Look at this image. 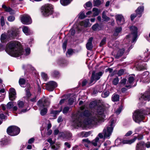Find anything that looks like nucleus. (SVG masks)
<instances>
[{
	"mask_svg": "<svg viewBox=\"0 0 150 150\" xmlns=\"http://www.w3.org/2000/svg\"><path fill=\"white\" fill-rule=\"evenodd\" d=\"M96 90L93 91V93L96 94L97 92H101L103 89V84L98 85L96 86L95 88Z\"/></svg>",
	"mask_w": 150,
	"mask_h": 150,
	"instance_id": "obj_24",
	"label": "nucleus"
},
{
	"mask_svg": "<svg viewBox=\"0 0 150 150\" xmlns=\"http://www.w3.org/2000/svg\"><path fill=\"white\" fill-rule=\"evenodd\" d=\"M41 12L43 15L45 17L51 15L53 12V6L50 4L45 5L42 7Z\"/></svg>",
	"mask_w": 150,
	"mask_h": 150,
	"instance_id": "obj_7",
	"label": "nucleus"
},
{
	"mask_svg": "<svg viewBox=\"0 0 150 150\" xmlns=\"http://www.w3.org/2000/svg\"><path fill=\"white\" fill-rule=\"evenodd\" d=\"M21 22L23 24L29 25L32 22L30 17L28 15L25 14L22 15L21 17Z\"/></svg>",
	"mask_w": 150,
	"mask_h": 150,
	"instance_id": "obj_13",
	"label": "nucleus"
},
{
	"mask_svg": "<svg viewBox=\"0 0 150 150\" xmlns=\"http://www.w3.org/2000/svg\"><path fill=\"white\" fill-rule=\"evenodd\" d=\"M46 88L49 91H52L57 86V83L55 81H51L49 82L46 84Z\"/></svg>",
	"mask_w": 150,
	"mask_h": 150,
	"instance_id": "obj_14",
	"label": "nucleus"
},
{
	"mask_svg": "<svg viewBox=\"0 0 150 150\" xmlns=\"http://www.w3.org/2000/svg\"><path fill=\"white\" fill-rule=\"evenodd\" d=\"M115 17L117 23L118 25H122L124 23V18L122 15H117L115 16Z\"/></svg>",
	"mask_w": 150,
	"mask_h": 150,
	"instance_id": "obj_16",
	"label": "nucleus"
},
{
	"mask_svg": "<svg viewBox=\"0 0 150 150\" xmlns=\"http://www.w3.org/2000/svg\"><path fill=\"white\" fill-rule=\"evenodd\" d=\"M92 3L88 1L86 2L85 4V6L84 5V7L86 8V7H90L92 6Z\"/></svg>",
	"mask_w": 150,
	"mask_h": 150,
	"instance_id": "obj_56",
	"label": "nucleus"
},
{
	"mask_svg": "<svg viewBox=\"0 0 150 150\" xmlns=\"http://www.w3.org/2000/svg\"><path fill=\"white\" fill-rule=\"evenodd\" d=\"M61 111V110L60 111L56 110H52L50 112V113L51 114H52L54 115H58L59 114L60 112Z\"/></svg>",
	"mask_w": 150,
	"mask_h": 150,
	"instance_id": "obj_52",
	"label": "nucleus"
},
{
	"mask_svg": "<svg viewBox=\"0 0 150 150\" xmlns=\"http://www.w3.org/2000/svg\"><path fill=\"white\" fill-rule=\"evenodd\" d=\"M8 35L11 39L15 38L18 35L19 31L18 29L13 28L7 31Z\"/></svg>",
	"mask_w": 150,
	"mask_h": 150,
	"instance_id": "obj_12",
	"label": "nucleus"
},
{
	"mask_svg": "<svg viewBox=\"0 0 150 150\" xmlns=\"http://www.w3.org/2000/svg\"><path fill=\"white\" fill-rule=\"evenodd\" d=\"M82 143L86 147L88 148H89L91 144L94 146H98V148L100 147L101 145L99 141V138L98 137H96L92 142L89 140L88 139H83L82 140Z\"/></svg>",
	"mask_w": 150,
	"mask_h": 150,
	"instance_id": "obj_6",
	"label": "nucleus"
},
{
	"mask_svg": "<svg viewBox=\"0 0 150 150\" xmlns=\"http://www.w3.org/2000/svg\"><path fill=\"white\" fill-rule=\"evenodd\" d=\"M16 93L15 89L11 88L9 91V98L10 100H13L16 98Z\"/></svg>",
	"mask_w": 150,
	"mask_h": 150,
	"instance_id": "obj_17",
	"label": "nucleus"
},
{
	"mask_svg": "<svg viewBox=\"0 0 150 150\" xmlns=\"http://www.w3.org/2000/svg\"><path fill=\"white\" fill-rule=\"evenodd\" d=\"M103 2V0H93V6H97L100 5Z\"/></svg>",
	"mask_w": 150,
	"mask_h": 150,
	"instance_id": "obj_36",
	"label": "nucleus"
},
{
	"mask_svg": "<svg viewBox=\"0 0 150 150\" xmlns=\"http://www.w3.org/2000/svg\"><path fill=\"white\" fill-rule=\"evenodd\" d=\"M101 27L98 24L96 23L93 25L92 27V30L94 31H97L100 30L101 29Z\"/></svg>",
	"mask_w": 150,
	"mask_h": 150,
	"instance_id": "obj_32",
	"label": "nucleus"
},
{
	"mask_svg": "<svg viewBox=\"0 0 150 150\" xmlns=\"http://www.w3.org/2000/svg\"><path fill=\"white\" fill-rule=\"evenodd\" d=\"M23 31V33L26 35H29L30 33V29L27 26H23L22 29Z\"/></svg>",
	"mask_w": 150,
	"mask_h": 150,
	"instance_id": "obj_29",
	"label": "nucleus"
},
{
	"mask_svg": "<svg viewBox=\"0 0 150 150\" xmlns=\"http://www.w3.org/2000/svg\"><path fill=\"white\" fill-rule=\"evenodd\" d=\"M120 96L119 95L114 94L112 97V100L113 102H117L119 100Z\"/></svg>",
	"mask_w": 150,
	"mask_h": 150,
	"instance_id": "obj_34",
	"label": "nucleus"
},
{
	"mask_svg": "<svg viewBox=\"0 0 150 150\" xmlns=\"http://www.w3.org/2000/svg\"><path fill=\"white\" fill-rule=\"evenodd\" d=\"M91 134V132H82L78 134L79 137H86L90 135Z\"/></svg>",
	"mask_w": 150,
	"mask_h": 150,
	"instance_id": "obj_25",
	"label": "nucleus"
},
{
	"mask_svg": "<svg viewBox=\"0 0 150 150\" xmlns=\"http://www.w3.org/2000/svg\"><path fill=\"white\" fill-rule=\"evenodd\" d=\"M57 63L58 65L62 67H64L68 64V62L67 60L63 59H59Z\"/></svg>",
	"mask_w": 150,
	"mask_h": 150,
	"instance_id": "obj_22",
	"label": "nucleus"
},
{
	"mask_svg": "<svg viewBox=\"0 0 150 150\" xmlns=\"http://www.w3.org/2000/svg\"><path fill=\"white\" fill-rule=\"evenodd\" d=\"M106 41V38H104L101 40L100 44V46H102L105 43Z\"/></svg>",
	"mask_w": 150,
	"mask_h": 150,
	"instance_id": "obj_60",
	"label": "nucleus"
},
{
	"mask_svg": "<svg viewBox=\"0 0 150 150\" xmlns=\"http://www.w3.org/2000/svg\"><path fill=\"white\" fill-rule=\"evenodd\" d=\"M109 95V91H104L102 93L101 96L102 97L105 98L107 97Z\"/></svg>",
	"mask_w": 150,
	"mask_h": 150,
	"instance_id": "obj_44",
	"label": "nucleus"
},
{
	"mask_svg": "<svg viewBox=\"0 0 150 150\" xmlns=\"http://www.w3.org/2000/svg\"><path fill=\"white\" fill-rule=\"evenodd\" d=\"M6 51L9 55L13 57H18L23 54L27 56L30 52L29 48H27L25 51H23L21 43L16 41L9 42L6 46Z\"/></svg>",
	"mask_w": 150,
	"mask_h": 150,
	"instance_id": "obj_2",
	"label": "nucleus"
},
{
	"mask_svg": "<svg viewBox=\"0 0 150 150\" xmlns=\"http://www.w3.org/2000/svg\"><path fill=\"white\" fill-rule=\"evenodd\" d=\"M0 20L1 25V26H3L5 24L4 17L3 16H2Z\"/></svg>",
	"mask_w": 150,
	"mask_h": 150,
	"instance_id": "obj_59",
	"label": "nucleus"
},
{
	"mask_svg": "<svg viewBox=\"0 0 150 150\" xmlns=\"http://www.w3.org/2000/svg\"><path fill=\"white\" fill-rule=\"evenodd\" d=\"M93 39V38L92 37H91L89 38L88 42L86 44V48L88 50H91L93 48V46L92 42Z\"/></svg>",
	"mask_w": 150,
	"mask_h": 150,
	"instance_id": "obj_21",
	"label": "nucleus"
},
{
	"mask_svg": "<svg viewBox=\"0 0 150 150\" xmlns=\"http://www.w3.org/2000/svg\"><path fill=\"white\" fill-rule=\"evenodd\" d=\"M137 137H135L132 139H125L122 140V143L123 144H131L134 143L136 140Z\"/></svg>",
	"mask_w": 150,
	"mask_h": 150,
	"instance_id": "obj_20",
	"label": "nucleus"
},
{
	"mask_svg": "<svg viewBox=\"0 0 150 150\" xmlns=\"http://www.w3.org/2000/svg\"><path fill=\"white\" fill-rule=\"evenodd\" d=\"M61 144L59 143H57L54 145H53L52 146V148L54 150H57L60 147Z\"/></svg>",
	"mask_w": 150,
	"mask_h": 150,
	"instance_id": "obj_43",
	"label": "nucleus"
},
{
	"mask_svg": "<svg viewBox=\"0 0 150 150\" xmlns=\"http://www.w3.org/2000/svg\"><path fill=\"white\" fill-rule=\"evenodd\" d=\"M97 103L95 101H93L91 102L90 105L89 106L90 107L93 108L95 107L97 105Z\"/></svg>",
	"mask_w": 150,
	"mask_h": 150,
	"instance_id": "obj_55",
	"label": "nucleus"
},
{
	"mask_svg": "<svg viewBox=\"0 0 150 150\" xmlns=\"http://www.w3.org/2000/svg\"><path fill=\"white\" fill-rule=\"evenodd\" d=\"M72 0H60V2L61 4L64 6H65L69 4Z\"/></svg>",
	"mask_w": 150,
	"mask_h": 150,
	"instance_id": "obj_33",
	"label": "nucleus"
},
{
	"mask_svg": "<svg viewBox=\"0 0 150 150\" xmlns=\"http://www.w3.org/2000/svg\"><path fill=\"white\" fill-rule=\"evenodd\" d=\"M85 17V13L83 12H81L79 15V18L81 19H83Z\"/></svg>",
	"mask_w": 150,
	"mask_h": 150,
	"instance_id": "obj_58",
	"label": "nucleus"
},
{
	"mask_svg": "<svg viewBox=\"0 0 150 150\" xmlns=\"http://www.w3.org/2000/svg\"><path fill=\"white\" fill-rule=\"evenodd\" d=\"M25 80L23 79H20L19 81V83L20 86L23 87L25 86Z\"/></svg>",
	"mask_w": 150,
	"mask_h": 150,
	"instance_id": "obj_37",
	"label": "nucleus"
},
{
	"mask_svg": "<svg viewBox=\"0 0 150 150\" xmlns=\"http://www.w3.org/2000/svg\"><path fill=\"white\" fill-rule=\"evenodd\" d=\"M119 42L116 41L115 42V43L112 45L113 47H116V48L119 47Z\"/></svg>",
	"mask_w": 150,
	"mask_h": 150,
	"instance_id": "obj_61",
	"label": "nucleus"
},
{
	"mask_svg": "<svg viewBox=\"0 0 150 150\" xmlns=\"http://www.w3.org/2000/svg\"><path fill=\"white\" fill-rule=\"evenodd\" d=\"M13 105L12 102H9L6 105V108L8 109H10L13 107Z\"/></svg>",
	"mask_w": 150,
	"mask_h": 150,
	"instance_id": "obj_49",
	"label": "nucleus"
},
{
	"mask_svg": "<svg viewBox=\"0 0 150 150\" xmlns=\"http://www.w3.org/2000/svg\"><path fill=\"white\" fill-rule=\"evenodd\" d=\"M41 76L45 81H47L48 79V76L47 74L44 73H42Z\"/></svg>",
	"mask_w": 150,
	"mask_h": 150,
	"instance_id": "obj_50",
	"label": "nucleus"
},
{
	"mask_svg": "<svg viewBox=\"0 0 150 150\" xmlns=\"http://www.w3.org/2000/svg\"><path fill=\"white\" fill-rule=\"evenodd\" d=\"M102 18L104 21L106 22H108L110 20V18L108 17L106 15L105 13V11H103L102 14Z\"/></svg>",
	"mask_w": 150,
	"mask_h": 150,
	"instance_id": "obj_38",
	"label": "nucleus"
},
{
	"mask_svg": "<svg viewBox=\"0 0 150 150\" xmlns=\"http://www.w3.org/2000/svg\"><path fill=\"white\" fill-rule=\"evenodd\" d=\"M144 7L143 6H140L138 8L136 11V14L138 15L139 17H140L144 11Z\"/></svg>",
	"mask_w": 150,
	"mask_h": 150,
	"instance_id": "obj_23",
	"label": "nucleus"
},
{
	"mask_svg": "<svg viewBox=\"0 0 150 150\" xmlns=\"http://www.w3.org/2000/svg\"><path fill=\"white\" fill-rule=\"evenodd\" d=\"M72 134L68 131L60 132L59 134V137H62L64 139H70L71 137Z\"/></svg>",
	"mask_w": 150,
	"mask_h": 150,
	"instance_id": "obj_18",
	"label": "nucleus"
},
{
	"mask_svg": "<svg viewBox=\"0 0 150 150\" xmlns=\"http://www.w3.org/2000/svg\"><path fill=\"white\" fill-rule=\"evenodd\" d=\"M145 111L142 110H137L133 113V119L136 122L139 123L144 118Z\"/></svg>",
	"mask_w": 150,
	"mask_h": 150,
	"instance_id": "obj_5",
	"label": "nucleus"
},
{
	"mask_svg": "<svg viewBox=\"0 0 150 150\" xmlns=\"http://www.w3.org/2000/svg\"><path fill=\"white\" fill-rule=\"evenodd\" d=\"M144 143L143 142L138 143L136 147V150H144Z\"/></svg>",
	"mask_w": 150,
	"mask_h": 150,
	"instance_id": "obj_27",
	"label": "nucleus"
},
{
	"mask_svg": "<svg viewBox=\"0 0 150 150\" xmlns=\"http://www.w3.org/2000/svg\"><path fill=\"white\" fill-rule=\"evenodd\" d=\"M119 80L118 77L115 78L112 81L113 84L115 85H117L118 83Z\"/></svg>",
	"mask_w": 150,
	"mask_h": 150,
	"instance_id": "obj_54",
	"label": "nucleus"
},
{
	"mask_svg": "<svg viewBox=\"0 0 150 150\" xmlns=\"http://www.w3.org/2000/svg\"><path fill=\"white\" fill-rule=\"evenodd\" d=\"M115 122V120H112L109 125L104 128L103 130L104 137L105 138L109 139L112 132L114 124Z\"/></svg>",
	"mask_w": 150,
	"mask_h": 150,
	"instance_id": "obj_4",
	"label": "nucleus"
},
{
	"mask_svg": "<svg viewBox=\"0 0 150 150\" xmlns=\"http://www.w3.org/2000/svg\"><path fill=\"white\" fill-rule=\"evenodd\" d=\"M135 75L133 74L129 76L128 82L129 84H131L133 83L134 80Z\"/></svg>",
	"mask_w": 150,
	"mask_h": 150,
	"instance_id": "obj_35",
	"label": "nucleus"
},
{
	"mask_svg": "<svg viewBox=\"0 0 150 150\" xmlns=\"http://www.w3.org/2000/svg\"><path fill=\"white\" fill-rule=\"evenodd\" d=\"M20 129L15 126H10L7 129V133L11 136H15L17 135L20 133Z\"/></svg>",
	"mask_w": 150,
	"mask_h": 150,
	"instance_id": "obj_9",
	"label": "nucleus"
},
{
	"mask_svg": "<svg viewBox=\"0 0 150 150\" xmlns=\"http://www.w3.org/2000/svg\"><path fill=\"white\" fill-rule=\"evenodd\" d=\"M11 143V141L10 139L4 138L2 139L0 143L1 146H4L9 144Z\"/></svg>",
	"mask_w": 150,
	"mask_h": 150,
	"instance_id": "obj_19",
	"label": "nucleus"
},
{
	"mask_svg": "<svg viewBox=\"0 0 150 150\" xmlns=\"http://www.w3.org/2000/svg\"><path fill=\"white\" fill-rule=\"evenodd\" d=\"M122 140L120 138L117 139L115 142V144L116 146H118L121 145L123 144L122 143Z\"/></svg>",
	"mask_w": 150,
	"mask_h": 150,
	"instance_id": "obj_40",
	"label": "nucleus"
},
{
	"mask_svg": "<svg viewBox=\"0 0 150 150\" xmlns=\"http://www.w3.org/2000/svg\"><path fill=\"white\" fill-rule=\"evenodd\" d=\"M122 106L121 105L115 111V113L117 115H119V114H120V113L121 112V111L122 110Z\"/></svg>",
	"mask_w": 150,
	"mask_h": 150,
	"instance_id": "obj_53",
	"label": "nucleus"
},
{
	"mask_svg": "<svg viewBox=\"0 0 150 150\" xmlns=\"http://www.w3.org/2000/svg\"><path fill=\"white\" fill-rule=\"evenodd\" d=\"M93 16H98L100 12V10L98 8H93Z\"/></svg>",
	"mask_w": 150,
	"mask_h": 150,
	"instance_id": "obj_39",
	"label": "nucleus"
},
{
	"mask_svg": "<svg viewBox=\"0 0 150 150\" xmlns=\"http://www.w3.org/2000/svg\"><path fill=\"white\" fill-rule=\"evenodd\" d=\"M131 31V34L129 35L126 36L125 40H128L129 38L130 37H132V42H136L137 37V27L134 26H132L130 28Z\"/></svg>",
	"mask_w": 150,
	"mask_h": 150,
	"instance_id": "obj_8",
	"label": "nucleus"
},
{
	"mask_svg": "<svg viewBox=\"0 0 150 150\" xmlns=\"http://www.w3.org/2000/svg\"><path fill=\"white\" fill-rule=\"evenodd\" d=\"M22 68L23 69L26 70L28 69L33 70V69L30 65H23L22 66Z\"/></svg>",
	"mask_w": 150,
	"mask_h": 150,
	"instance_id": "obj_41",
	"label": "nucleus"
},
{
	"mask_svg": "<svg viewBox=\"0 0 150 150\" xmlns=\"http://www.w3.org/2000/svg\"><path fill=\"white\" fill-rule=\"evenodd\" d=\"M15 20V17L12 15L8 16L7 17V20L9 22H13Z\"/></svg>",
	"mask_w": 150,
	"mask_h": 150,
	"instance_id": "obj_48",
	"label": "nucleus"
},
{
	"mask_svg": "<svg viewBox=\"0 0 150 150\" xmlns=\"http://www.w3.org/2000/svg\"><path fill=\"white\" fill-rule=\"evenodd\" d=\"M140 81L144 83H149L150 81V75L148 71L144 72L141 76Z\"/></svg>",
	"mask_w": 150,
	"mask_h": 150,
	"instance_id": "obj_10",
	"label": "nucleus"
},
{
	"mask_svg": "<svg viewBox=\"0 0 150 150\" xmlns=\"http://www.w3.org/2000/svg\"><path fill=\"white\" fill-rule=\"evenodd\" d=\"M103 73L102 71H100L98 73H96L95 72L93 71L92 73L91 78V80L92 81H97L102 76Z\"/></svg>",
	"mask_w": 150,
	"mask_h": 150,
	"instance_id": "obj_15",
	"label": "nucleus"
},
{
	"mask_svg": "<svg viewBox=\"0 0 150 150\" xmlns=\"http://www.w3.org/2000/svg\"><path fill=\"white\" fill-rule=\"evenodd\" d=\"M18 105L19 108H22L24 105V103L23 102L19 100L17 103Z\"/></svg>",
	"mask_w": 150,
	"mask_h": 150,
	"instance_id": "obj_46",
	"label": "nucleus"
},
{
	"mask_svg": "<svg viewBox=\"0 0 150 150\" xmlns=\"http://www.w3.org/2000/svg\"><path fill=\"white\" fill-rule=\"evenodd\" d=\"M8 43L6 45V47H5V45H4L0 43V51H2V50H4L5 49V50H6V46ZM5 51H6L5 50Z\"/></svg>",
	"mask_w": 150,
	"mask_h": 150,
	"instance_id": "obj_57",
	"label": "nucleus"
},
{
	"mask_svg": "<svg viewBox=\"0 0 150 150\" xmlns=\"http://www.w3.org/2000/svg\"><path fill=\"white\" fill-rule=\"evenodd\" d=\"M70 109V108L66 106L64 107L63 110L62 112L64 114H66L68 112L69 110Z\"/></svg>",
	"mask_w": 150,
	"mask_h": 150,
	"instance_id": "obj_51",
	"label": "nucleus"
},
{
	"mask_svg": "<svg viewBox=\"0 0 150 150\" xmlns=\"http://www.w3.org/2000/svg\"><path fill=\"white\" fill-rule=\"evenodd\" d=\"M50 104V102L48 99L43 98L38 101L37 105L40 110V114L41 115L43 116L47 113V108L49 107Z\"/></svg>",
	"mask_w": 150,
	"mask_h": 150,
	"instance_id": "obj_3",
	"label": "nucleus"
},
{
	"mask_svg": "<svg viewBox=\"0 0 150 150\" xmlns=\"http://www.w3.org/2000/svg\"><path fill=\"white\" fill-rule=\"evenodd\" d=\"M125 71V69H121L118 71L117 73V74L118 75V76H121L122 75L124 74Z\"/></svg>",
	"mask_w": 150,
	"mask_h": 150,
	"instance_id": "obj_45",
	"label": "nucleus"
},
{
	"mask_svg": "<svg viewBox=\"0 0 150 150\" xmlns=\"http://www.w3.org/2000/svg\"><path fill=\"white\" fill-rule=\"evenodd\" d=\"M2 7L5 10V11L9 12L10 14H14V11L12 10L10 7H7L5 5L3 4L2 5Z\"/></svg>",
	"mask_w": 150,
	"mask_h": 150,
	"instance_id": "obj_28",
	"label": "nucleus"
},
{
	"mask_svg": "<svg viewBox=\"0 0 150 150\" xmlns=\"http://www.w3.org/2000/svg\"><path fill=\"white\" fill-rule=\"evenodd\" d=\"M85 108L84 106L81 107L78 112L73 116L72 119L75 127L83 128L88 125H96L104 121L105 115V109L103 107H98L96 112L91 115L88 110H83Z\"/></svg>",
	"mask_w": 150,
	"mask_h": 150,
	"instance_id": "obj_1",
	"label": "nucleus"
},
{
	"mask_svg": "<svg viewBox=\"0 0 150 150\" xmlns=\"http://www.w3.org/2000/svg\"><path fill=\"white\" fill-rule=\"evenodd\" d=\"M125 47V49L124 48L119 50L117 52L116 55V57L118 58L119 57L121 56L124 54L125 50L126 49Z\"/></svg>",
	"mask_w": 150,
	"mask_h": 150,
	"instance_id": "obj_30",
	"label": "nucleus"
},
{
	"mask_svg": "<svg viewBox=\"0 0 150 150\" xmlns=\"http://www.w3.org/2000/svg\"><path fill=\"white\" fill-rule=\"evenodd\" d=\"M122 28L121 27H117L115 28V31L113 34L114 36H117L118 35L119 33L121 31Z\"/></svg>",
	"mask_w": 150,
	"mask_h": 150,
	"instance_id": "obj_31",
	"label": "nucleus"
},
{
	"mask_svg": "<svg viewBox=\"0 0 150 150\" xmlns=\"http://www.w3.org/2000/svg\"><path fill=\"white\" fill-rule=\"evenodd\" d=\"M6 35L4 34H2L1 36L0 40L2 43L6 42Z\"/></svg>",
	"mask_w": 150,
	"mask_h": 150,
	"instance_id": "obj_42",
	"label": "nucleus"
},
{
	"mask_svg": "<svg viewBox=\"0 0 150 150\" xmlns=\"http://www.w3.org/2000/svg\"><path fill=\"white\" fill-rule=\"evenodd\" d=\"M73 53V51L71 49H69L68 50L66 55L67 57H69L71 55H72Z\"/></svg>",
	"mask_w": 150,
	"mask_h": 150,
	"instance_id": "obj_47",
	"label": "nucleus"
},
{
	"mask_svg": "<svg viewBox=\"0 0 150 150\" xmlns=\"http://www.w3.org/2000/svg\"><path fill=\"white\" fill-rule=\"evenodd\" d=\"M139 100L142 103V105L145 104L146 100L149 101L150 100V91H146L144 94L142 95Z\"/></svg>",
	"mask_w": 150,
	"mask_h": 150,
	"instance_id": "obj_11",
	"label": "nucleus"
},
{
	"mask_svg": "<svg viewBox=\"0 0 150 150\" xmlns=\"http://www.w3.org/2000/svg\"><path fill=\"white\" fill-rule=\"evenodd\" d=\"M34 138H31L28 140V143L29 144H31L34 142Z\"/></svg>",
	"mask_w": 150,
	"mask_h": 150,
	"instance_id": "obj_62",
	"label": "nucleus"
},
{
	"mask_svg": "<svg viewBox=\"0 0 150 150\" xmlns=\"http://www.w3.org/2000/svg\"><path fill=\"white\" fill-rule=\"evenodd\" d=\"M59 73L58 71H54L52 73V75L54 76H57L59 75Z\"/></svg>",
	"mask_w": 150,
	"mask_h": 150,
	"instance_id": "obj_63",
	"label": "nucleus"
},
{
	"mask_svg": "<svg viewBox=\"0 0 150 150\" xmlns=\"http://www.w3.org/2000/svg\"><path fill=\"white\" fill-rule=\"evenodd\" d=\"M81 25L85 27H89L91 25L89 23V19H86L82 21L81 23Z\"/></svg>",
	"mask_w": 150,
	"mask_h": 150,
	"instance_id": "obj_26",
	"label": "nucleus"
},
{
	"mask_svg": "<svg viewBox=\"0 0 150 150\" xmlns=\"http://www.w3.org/2000/svg\"><path fill=\"white\" fill-rule=\"evenodd\" d=\"M74 99L73 98H70L69 100V105H72L74 102Z\"/></svg>",
	"mask_w": 150,
	"mask_h": 150,
	"instance_id": "obj_64",
	"label": "nucleus"
}]
</instances>
